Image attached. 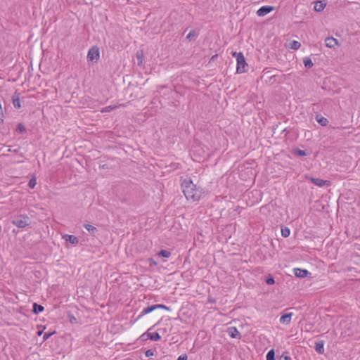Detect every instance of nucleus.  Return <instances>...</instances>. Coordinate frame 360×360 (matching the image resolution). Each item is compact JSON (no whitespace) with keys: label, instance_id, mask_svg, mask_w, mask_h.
<instances>
[{"label":"nucleus","instance_id":"obj_1","mask_svg":"<svg viewBox=\"0 0 360 360\" xmlns=\"http://www.w3.org/2000/svg\"><path fill=\"white\" fill-rule=\"evenodd\" d=\"M181 187L186 198L188 200L198 201L204 194L202 189L197 188L190 179L184 180Z\"/></svg>","mask_w":360,"mask_h":360},{"label":"nucleus","instance_id":"obj_2","mask_svg":"<svg viewBox=\"0 0 360 360\" xmlns=\"http://www.w3.org/2000/svg\"><path fill=\"white\" fill-rule=\"evenodd\" d=\"M233 56L236 57V61H237V67H236V71L238 73H244L248 71V64L245 62V57L243 54V53L239 52H233L232 53Z\"/></svg>","mask_w":360,"mask_h":360},{"label":"nucleus","instance_id":"obj_3","mask_svg":"<svg viewBox=\"0 0 360 360\" xmlns=\"http://www.w3.org/2000/svg\"><path fill=\"white\" fill-rule=\"evenodd\" d=\"M31 220L27 214H19L12 219V224L18 228H25L29 226Z\"/></svg>","mask_w":360,"mask_h":360},{"label":"nucleus","instance_id":"obj_4","mask_svg":"<svg viewBox=\"0 0 360 360\" xmlns=\"http://www.w3.org/2000/svg\"><path fill=\"white\" fill-rule=\"evenodd\" d=\"M100 58L99 48L94 46L88 51L87 59L91 62H97Z\"/></svg>","mask_w":360,"mask_h":360},{"label":"nucleus","instance_id":"obj_5","mask_svg":"<svg viewBox=\"0 0 360 360\" xmlns=\"http://www.w3.org/2000/svg\"><path fill=\"white\" fill-rule=\"evenodd\" d=\"M310 181L314 184L316 186H318L319 187H323V186H330V182L329 181L323 180L321 179L318 178H313L310 177L309 178Z\"/></svg>","mask_w":360,"mask_h":360},{"label":"nucleus","instance_id":"obj_6","mask_svg":"<svg viewBox=\"0 0 360 360\" xmlns=\"http://www.w3.org/2000/svg\"><path fill=\"white\" fill-rule=\"evenodd\" d=\"M273 9L274 8L272 6H264L258 9V11H257V14L258 16H264L266 14L269 13L271 11H272Z\"/></svg>","mask_w":360,"mask_h":360},{"label":"nucleus","instance_id":"obj_7","mask_svg":"<svg viewBox=\"0 0 360 360\" xmlns=\"http://www.w3.org/2000/svg\"><path fill=\"white\" fill-rule=\"evenodd\" d=\"M293 272L295 276L298 278H305L308 276V274H310L307 270L298 268H295L293 269Z\"/></svg>","mask_w":360,"mask_h":360},{"label":"nucleus","instance_id":"obj_8","mask_svg":"<svg viewBox=\"0 0 360 360\" xmlns=\"http://www.w3.org/2000/svg\"><path fill=\"white\" fill-rule=\"evenodd\" d=\"M326 46L329 48H335L338 45V41L333 37H327L325 39Z\"/></svg>","mask_w":360,"mask_h":360},{"label":"nucleus","instance_id":"obj_9","mask_svg":"<svg viewBox=\"0 0 360 360\" xmlns=\"http://www.w3.org/2000/svg\"><path fill=\"white\" fill-rule=\"evenodd\" d=\"M229 335L232 338H240V335L236 327H229L227 330Z\"/></svg>","mask_w":360,"mask_h":360},{"label":"nucleus","instance_id":"obj_10","mask_svg":"<svg viewBox=\"0 0 360 360\" xmlns=\"http://www.w3.org/2000/svg\"><path fill=\"white\" fill-rule=\"evenodd\" d=\"M63 238L65 240V242L70 243H71L72 245H76L79 242L78 238L76 236H73V235H68V234H66V235L63 236Z\"/></svg>","mask_w":360,"mask_h":360},{"label":"nucleus","instance_id":"obj_11","mask_svg":"<svg viewBox=\"0 0 360 360\" xmlns=\"http://www.w3.org/2000/svg\"><path fill=\"white\" fill-rule=\"evenodd\" d=\"M292 315L293 314L290 312L281 316L279 320L280 323L282 324L288 325L290 323Z\"/></svg>","mask_w":360,"mask_h":360},{"label":"nucleus","instance_id":"obj_12","mask_svg":"<svg viewBox=\"0 0 360 360\" xmlns=\"http://www.w3.org/2000/svg\"><path fill=\"white\" fill-rule=\"evenodd\" d=\"M149 330L150 329L146 332L147 338H149L153 341H158L161 339V336L158 331L155 333H150Z\"/></svg>","mask_w":360,"mask_h":360},{"label":"nucleus","instance_id":"obj_13","mask_svg":"<svg viewBox=\"0 0 360 360\" xmlns=\"http://www.w3.org/2000/svg\"><path fill=\"white\" fill-rule=\"evenodd\" d=\"M315 350L320 354H323L324 353V342L323 340L316 342Z\"/></svg>","mask_w":360,"mask_h":360},{"label":"nucleus","instance_id":"obj_14","mask_svg":"<svg viewBox=\"0 0 360 360\" xmlns=\"http://www.w3.org/2000/svg\"><path fill=\"white\" fill-rule=\"evenodd\" d=\"M326 6V4L322 1H317L315 2L314 9L317 12L322 11Z\"/></svg>","mask_w":360,"mask_h":360},{"label":"nucleus","instance_id":"obj_15","mask_svg":"<svg viewBox=\"0 0 360 360\" xmlns=\"http://www.w3.org/2000/svg\"><path fill=\"white\" fill-rule=\"evenodd\" d=\"M315 119L316 122L323 127L326 126L328 123V120L321 115H316Z\"/></svg>","mask_w":360,"mask_h":360},{"label":"nucleus","instance_id":"obj_16","mask_svg":"<svg viewBox=\"0 0 360 360\" xmlns=\"http://www.w3.org/2000/svg\"><path fill=\"white\" fill-rule=\"evenodd\" d=\"M154 310H155V306L154 305H151V306H148L147 307H145L141 311L140 315L139 316V318H141V316H144L146 314H148L152 312Z\"/></svg>","mask_w":360,"mask_h":360},{"label":"nucleus","instance_id":"obj_17","mask_svg":"<svg viewBox=\"0 0 360 360\" xmlns=\"http://www.w3.org/2000/svg\"><path fill=\"white\" fill-rule=\"evenodd\" d=\"M301 44L297 41H292L288 44V47L293 50H297L300 49Z\"/></svg>","mask_w":360,"mask_h":360},{"label":"nucleus","instance_id":"obj_18","mask_svg":"<svg viewBox=\"0 0 360 360\" xmlns=\"http://www.w3.org/2000/svg\"><path fill=\"white\" fill-rule=\"evenodd\" d=\"M84 226L90 234L94 235L97 232V229L91 224H86Z\"/></svg>","mask_w":360,"mask_h":360},{"label":"nucleus","instance_id":"obj_19","mask_svg":"<svg viewBox=\"0 0 360 360\" xmlns=\"http://www.w3.org/2000/svg\"><path fill=\"white\" fill-rule=\"evenodd\" d=\"M44 308L43 306L40 304H37V303L33 304V309L32 311L34 314H39L40 312H42L44 311Z\"/></svg>","mask_w":360,"mask_h":360},{"label":"nucleus","instance_id":"obj_20","mask_svg":"<svg viewBox=\"0 0 360 360\" xmlns=\"http://www.w3.org/2000/svg\"><path fill=\"white\" fill-rule=\"evenodd\" d=\"M136 58H137V64L138 65L141 66L143 64V51H137L136 54Z\"/></svg>","mask_w":360,"mask_h":360},{"label":"nucleus","instance_id":"obj_21","mask_svg":"<svg viewBox=\"0 0 360 360\" xmlns=\"http://www.w3.org/2000/svg\"><path fill=\"white\" fill-rule=\"evenodd\" d=\"M303 63L307 68H311L313 67L314 63H312V60L309 57H305L303 58Z\"/></svg>","mask_w":360,"mask_h":360},{"label":"nucleus","instance_id":"obj_22","mask_svg":"<svg viewBox=\"0 0 360 360\" xmlns=\"http://www.w3.org/2000/svg\"><path fill=\"white\" fill-rule=\"evenodd\" d=\"M158 255L160 257L168 258L171 256V252L168 250H162L158 253Z\"/></svg>","mask_w":360,"mask_h":360},{"label":"nucleus","instance_id":"obj_23","mask_svg":"<svg viewBox=\"0 0 360 360\" xmlns=\"http://www.w3.org/2000/svg\"><path fill=\"white\" fill-rule=\"evenodd\" d=\"M118 106L117 105H108V106H106V107H104L101 109V112H110L116 108H117Z\"/></svg>","mask_w":360,"mask_h":360},{"label":"nucleus","instance_id":"obj_24","mask_svg":"<svg viewBox=\"0 0 360 360\" xmlns=\"http://www.w3.org/2000/svg\"><path fill=\"white\" fill-rule=\"evenodd\" d=\"M290 230L288 227H284L281 229V235L284 238H287L290 236Z\"/></svg>","mask_w":360,"mask_h":360},{"label":"nucleus","instance_id":"obj_25","mask_svg":"<svg viewBox=\"0 0 360 360\" xmlns=\"http://www.w3.org/2000/svg\"><path fill=\"white\" fill-rule=\"evenodd\" d=\"M13 105L15 108L18 109L21 107L20 101L18 97L15 98V96H13Z\"/></svg>","mask_w":360,"mask_h":360},{"label":"nucleus","instance_id":"obj_26","mask_svg":"<svg viewBox=\"0 0 360 360\" xmlns=\"http://www.w3.org/2000/svg\"><path fill=\"white\" fill-rule=\"evenodd\" d=\"M275 357V352H274V350L272 349L271 350H269L267 354H266V360H274Z\"/></svg>","mask_w":360,"mask_h":360},{"label":"nucleus","instance_id":"obj_27","mask_svg":"<svg viewBox=\"0 0 360 360\" xmlns=\"http://www.w3.org/2000/svg\"><path fill=\"white\" fill-rule=\"evenodd\" d=\"M196 36H197L196 32L195 30H191L190 32L186 36V39L191 41Z\"/></svg>","mask_w":360,"mask_h":360},{"label":"nucleus","instance_id":"obj_28","mask_svg":"<svg viewBox=\"0 0 360 360\" xmlns=\"http://www.w3.org/2000/svg\"><path fill=\"white\" fill-rule=\"evenodd\" d=\"M294 154L298 156H306L307 153L304 150H300L299 148H296L294 150Z\"/></svg>","mask_w":360,"mask_h":360},{"label":"nucleus","instance_id":"obj_29","mask_svg":"<svg viewBox=\"0 0 360 360\" xmlns=\"http://www.w3.org/2000/svg\"><path fill=\"white\" fill-rule=\"evenodd\" d=\"M36 184H37V181L34 177H32V179H30V181L28 182V186L30 188H34L35 187Z\"/></svg>","mask_w":360,"mask_h":360},{"label":"nucleus","instance_id":"obj_30","mask_svg":"<svg viewBox=\"0 0 360 360\" xmlns=\"http://www.w3.org/2000/svg\"><path fill=\"white\" fill-rule=\"evenodd\" d=\"M16 131L19 133H25L26 131V128L22 124L20 123L17 127Z\"/></svg>","mask_w":360,"mask_h":360},{"label":"nucleus","instance_id":"obj_31","mask_svg":"<svg viewBox=\"0 0 360 360\" xmlns=\"http://www.w3.org/2000/svg\"><path fill=\"white\" fill-rule=\"evenodd\" d=\"M155 306V309H164L165 310H167V311H169L170 309L169 307L164 305V304H154Z\"/></svg>","mask_w":360,"mask_h":360},{"label":"nucleus","instance_id":"obj_32","mask_svg":"<svg viewBox=\"0 0 360 360\" xmlns=\"http://www.w3.org/2000/svg\"><path fill=\"white\" fill-rule=\"evenodd\" d=\"M158 332L159 333L160 335L161 336V335H165V333H167V328H159L158 329Z\"/></svg>","mask_w":360,"mask_h":360},{"label":"nucleus","instance_id":"obj_33","mask_svg":"<svg viewBox=\"0 0 360 360\" xmlns=\"http://www.w3.org/2000/svg\"><path fill=\"white\" fill-rule=\"evenodd\" d=\"M281 359L283 360H291L290 356L288 355V352L283 353L281 356Z\"/></svg>","mask_w":360,"mask_h":360},{"label":"nucleus","instance_id":"obj_34","mask_svg":"<svg viewBox=\"0 0 360 360\" xmlns=\"http://www.w3.org/2000/svg\"><path fill=\"white\" fill-rule=\"evenodd\" d=\"M52 335H53V333H45L43 335V340H48Z\"/></svg>","mask_w":360,"mask_h":360},{"label":"nucleus","instance_id":"obj_35","mask_svg":"<svg viewBox=\"0 0 360 360\" xmlns=\"http://www.w3.org/2000/svg\"><path fill=\"white\" fill-rule=\"evenodd\" d=\"M153 352L151 350V349H148L146 352H145V355L146 357H150V356H153Z\"/></svg>","mask_w":360,"mask_h":360},{"label":"nucleus","instance_id":"obj_36","mask_svg":"<svg viewBox=\"0 0 360 360\" xmlns=\"http://www.w3.org/2000/svg\"><path fill=\"white\" fill-rule=\"evenodd\" d=\"M266 283L268 285H273L275 283V281L274 279L272 277H271L266 279Z\"/></svg>","mask_w":360,"mask_h":360},{"label":"nucleus","instance_id":"obj_37","mask_svg":"<svg viewBox=\"0 0 360 360\" xmlns=\"http://www.w3.org/2000/svg\"><path fill=\"white\" fill-rule=\"evenodd\" d=\"M177 360H187V356L186 355H181L179 356Z\"/></svg>","mask_w":360,"mask_h":360},{"label":"nucleus","instance_id":"obj_38","mask_svg":"<svg viewBox=\"0 0 360 360\" xmlns=\"http://www.w3.org/2000/svg\"><path fill=\"white\" fill-rule=\"evenodd\" d=\"M150 265H155L156 266L158 264L155 261H154L153 259H150Z\"/></svg>","mask_w":360,"mask_h":360},{"label":"nucleus","instance_id":"obj_39","mask_svg":"<svg viewBox=\"0 0 360 360\" xmlns=\"http://www.w3.org/2000/svg\"><path fill=\"white\" fill-rule=\"evenodd\" d=\"M146 336L147 337L146 333H143L141 337L143 338V340H145Z\"/></svg>","mask_w":360,"mask_h":360},{"label":"nucleus","instance_id":"obj_40","mask_svg":"<svg viewBox=\"0 0 360 360\" xmlns=\"http://www.w3.org/2000/svg\"><path fill=\"white\" fill-rule=\"evenodd\" d=\"M18 150H19V148H18L13 149V151L14 153H17L18 151Z\"/></svg>","mask_w":360,"mask_h":360},{"label":"nucleus","instance_id":"obj_41","mask_svg":"<svg viewBox=\"0 0 360 360\" xmlns=\"http://www.w3.org/2000/svg\"><path fill=\"white\" fill-rule=\"evenodd\" d=\"M41 333H42V332H41V331H39V332H38V335H41Z\"/></svg>","mask_w":360,"mask_h":360},{"label":"nucleus","instance_id":"obj_42","mask_svg":"<svg viewBox=\"0 0 360 360\" xmlns=\"http://www.w3.org/2000/svg\"><path fill=\"white\" fill-rule=\"evenodd\" d=\"M8 150V151H10V152H11V151H13V150H12V149H11V148H9Z\"/></svg>","mask_w":360,"mask_h":360}]
</instances>
